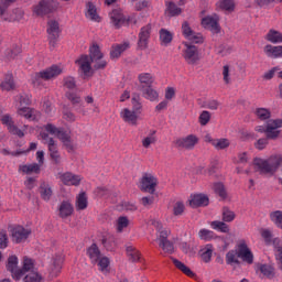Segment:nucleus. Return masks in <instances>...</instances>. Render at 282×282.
<instances>
[{"label": "nucleus", "instance_id": "obj_51", "mask_svg": "<svg viewBox=\"0 0 282 282\" xmlns=\"http://www.w3.org/2000/svg\"><path fill=\"white\" fill-rule=\"evenodd\" d=\"M76 208L77 210H85L87 208V194L85 192L77 196Z\"/></svg>", "mask_w": 282, "mask_h": 282}, {"label": "nucleus", "instance_id": "obj_16", "mask_svg": "<svg viewBox=\"0 0 282 282\" xmlns=\"http://www.w3.org/2000/svg\"><path fill=\"white\" fill-rule=\"evenodd\" d=\"M58 140L62 142L64 149L67 153H74L76 151V145L72 139V133L68 131L59 132Z\"/></svg>", "mask_w": 282, "mask_h": 282}, {"label": "nucleus", "instance_id": "obj_41", "mask_svg": "<svg viewBox=\"0 0 282 282\" xmlns=\"http://www.w3.org/2000/svg\"><path fill=\"white\" fill-rule=\"evenodd\" d=\"M104 54L102 52H100V46H98V44H94L90 48H89V61L94 62V61H100V58H104Z\"/></svg>", "mask_w": 282, "mask_h": 282}, {"label": "nucleus", "instance_id": "obj_47", "mask_svg": "<svg viewBox=\"0 0 282 282\" xmlns=\"http://www.w3.org/2000/svg\"><path fill=\"white\" fill-rule=\"evenodd\" d=\"M166 12L170 17H180L182 14V8H178L175 2H166Z\"/></svg>", "mask_w": 282, "mask_h": 282}, {"label": "nucleus", "instance_id": "obj_36", "mask_svg": "<svg viewBox=\"0 0 282 282\" xmlns=\"http://www.w3.org/2000/svg\"><path fill=\"white\" fill-rule=\"evenodd\" d=\"M72 213H74V207L72 206V203L64 200L59 205V217H62V219H65L69 217Z\"/></svg>", "mask_w": 282, "mask_h": 282}, {"label": "nucleus", "instance_id": "obj_28", "mask_svg": "<svg viewBox=\"0 0 282 282\" xmlns=\"http://www.w3.org/2000/svg\"><path fill=\"white\" fill-rule=\"evenodd\" d=\"M159 39H160V43H161V45H163V47H169V45H171V43H173V33H171V31H169L166 29H161L159 31Z\"/></svg>", "mask_w": 282, "mask_h": 282}, {"label": "nucleus", "instance_id": "obj_18", "mask_svg": "<svg viewBox=\"0 0 282 282\" xmlns=\"http://www.w3.org/2000/svg\"><path fill=\"white\" fill-rule=\"evenodd\" d=\"M256 272H260L259 276L260 279H274L276 276V271L274 269V265L272 264H258Z\"/></svg>", "mask_w": 282, "mask_h": 282}, {"label": "nucleus", "instance_id": "obj_4", "mask_svg": "<svg viewBox=\"0 0 282 282\" xmlns=\"http://www.w3.org/2000/svg\"><path fill=\"white\" fill-rule=\"evenodd\" d=\"M175 149L178 151H193L199 144V138L196 134L177 138L173 141Z\"/></svg>", "mask_w": 282, "mask_h": 282}, {"label": "nucleus", "instance_id": "obj_30", "mask_svg": "<svg viewBox=\"0 0 282 282\" xmlns=\"http://www.w3.org/2000/svg\"><path fill=\"white\" fill-rule=\"evenodd\" d=\"M86 18L90 19V21H96L97 23H100V15H98V10L93 2L86 3Z\"/></svg>", "mask_w": 282, "mask_h": 282}, {"label": "nucleus", "instance_id": "obj_48", "mask_svg": "<svg viewBox=\"0 0 282 282\" xmlns=\"http://www.w3.org/2000/svg\"><path fill=\"white\" fill-rule=\"evenodd\" d=\"M24 281L25 282H41V281H43V275H41L37 270H32L24 276Z\"/></svg>", "mask_w": 282, "mask_h": 282}, {"label": "nucleus", "instance_id": "obj_2", "mask_svg": "<svg viewBox=\"0 0 282 282\" xmlns=\"http://www.w3.org/2000/svg\"><path fill=\"white\" fill-rule=\"evenodd\" d=\"M63 74V67L54 64L43 70L36 72L31 76L33 87H43L44 82L54 80Z\"/></svg>", "mask_w": 282, "mask_h": 282}, {"label": "nucleus", "instance_id": "obj_39", "mask_svg": "<svg viewBox=\"0 0 282 282\" xmlns=\"http://www.w3.org/2000/svg\"><path fill=\"white\" fill-rule=\"evenodd\" d=\"M216 8L225 12H235V0H219L216 3Z\"/></svg>", "mask_w": 282, "mask_h": 282}, {"label": "nucleus", "instance_id": "obj_7", "mask_svg": "<svg viewBox=\"0 0 282 282\" xmlns=\"http://www.w3.org/2000/svg\"><path fill=\"white\" fill-rule=\"evenodd\" d=\"M10 234L13 243H25L30 235H32V230L25 229L23 226H15L10 229Z\"/></svg>", "mask_w": 282, "mask_h": 282}, {"label": "nucleus", "instance_id": "obj_32", "mask_svg": "<svg viewBox=\"0 0 282 282\" xmlns=\"http://www.w3.org/2000/svg\"><path fill=\"white\" fill-rule=\"evenodd\" d=\"M87 256L89 257L91 263L96 264L98 261H100V249L98 248V245L93 243L87 249Z\"/></svg>", "mask_w": 282, "mask_h": 282}, {"label": "nucleus", "instance_id": "obj_23", "mask_svg": "<svg viewBox=\"0 0 282 282\" xmlns=\"http://www.w3.org/2000/svg\"><path fill=\"white\" fill-rule=\"evenodd\" d=\"M171 261L174 263L175 268L183 272L186 276H189L191 279H195L196 274L188 268L184 262L180 261L176 258L170 257Z\"/></svg>", "mask_w": 282, "mask_h": 282}, {"label": "nucleus", "instance_id": "obj_12", "mask_svg": "<svg viewBox=\"0 0 282 282\" xmlns=\"http://www.w3.org/2000/svg\"><path fill=\"white\" fill-rule=\"evenodd\" d=\"M202 25L205 30H209L213 34H219L221 32V26H219V19L207 15L202 19Z\"/></svg>", "mask_w": 282, "mask_h": 282}, {"label": "nucleus", "instance_id": "obj_27", "mask_svg": "<svg viewBox=\"0 0 282 282\" xmlns=\"http://www.w3.org/2000/svg\"><path fill=\"white\" fill-rule=\"evenodd\" d=\"M158 142V130H150L148 135L141 140L143 149H151V144Z\"/></svg>", "mask_w": 282, "mask_h": 282}, {"label": "nucleus", "instance_id": "obj_42", "mask_svg": "<svg viewBox=\"0 0 282 282\" xmlns=\"http://www.w3.org/2000/svg\"><path fill=\"white\" fill-rule=\"evenodd\" d=\"M210 226H212L213 230H218L219 232H225V234L230 232V227L224 220L223 221L214 220L210 223Z\"/></svg>", "mask_w": 282, "mask_h": 282}, {"label": "nucleus", "instance_id": "obj_35", "mask_svg": "<svg viewBox=\"0 0 282 282\" xmlns=\"http://www.w3.org/2000/svg\"><path fill=\"white\" fill-rule=\"evenodd\" d=\"M36 110L30 107H22L18 109V116H22L26 120H35L36 119Z\"/></svg>", "mask_w": 282, "mask_h": 282}, {"label": "nucleus", "instance_id": "obj_1", "mask_svg": "<svg viewBox=\"0 0 282 282\" xmlns=\"http://www.w3.org/2000/svg\"><path fill=\"white\" fill-rule=\"evenodd\" d=\"M282 163V154L271 155L269 159L256 158L253 160V166L260 175H274L279 171V166Z\"/></svg>", "mask_w": 282, "mask_h": 282}, {"label": "nucleus", "instance_id": "obj_3", "mask_svg": "<svg viewBox=\"0 0 282 282\" xmlns=\"http://www.w3.org/2000/svg\"><path fill=\"white\" fill-rule=\"evenodd\" d=\"M61 8L58 0H40L33 6V14L35 17H47V14H54Z\"/></svg>", "mask_w": 282, "mask_h": 282}, {"label": "nucleus", "instance_id": "obj_49", "mask_svg": "<svg viewBox=\"0 0 282 282\" xmlns=\"http://www.w3.org/2000/svg\"><path fill=\"white\" fill-rule=\"evenodd\" d=\"M126 252L132 263H135V261H140V251H138L133 246H128L126 248Z\"/></svg>", "mask_w": 282, "mask_h": 282}, {"label": "nucleus", "instance_id": "obj_56", "mask_svg": "<svg viewBox=\"0 0 282 282\" xmlns=\"http://www.w3.org/2000/svg\"><path fill=\"white\" fill-rule=\"evenodd\" d=\"M256 116L259 120H270L272 112L268 108H258L256 110Z\"/></svg>", "mask_w": 282, "mask_h": 282}, {"label": "nucleus", "instance_id": "obj_10", "mask_svg": "<svg viewBox=\"0 0 282 282\" xmlns=\"http://www.w3.org/2000/svg\"><path fill=\"white\" fill-rule=\"evenodd\" d=\"M282 127V120L275 119V120H269L267 123V140H276L279 135H281V131L278 129H281Z\"/></svg>", "mask_w": 282, "mask_h": 282}, {"label": "nucleus", "instance_id": "obj_15", "mask_svg": "<svg viewBox=\"0 0 282 282\" xmlns=\"http://www.w3.org/2000/svg\"><path fill=\"white\" fill-rule=\"evenodd\" d=\"M238 256L239 259L245 261V263H248L249 265H252L254 263V254H252V251L250 248H248V245L246 242H242L238 246Z\"/></svg>", "mask_w": 282, "mask_h": 282}, {"label": "nucleus", "instance_id": "obj_5", "mask_svg": "<svg viewBox=\"0 0 282 282\" xmlns=\"http://www.w3.org/2000/svg\"><path fill=\"white\" fill-rule=\"evenodd\" d=\"M140 191L154 195L155 187L158 186V178L151 173H144L140 180Z\"/></svg>", "mask_w": 282, "mask_h": 282}, {"label": "nucleus", "instance_id": "obj_19", "mask_svg": "<svg viewBox=\"0 0 282 282\" xmlns=\"http://www.w3.org/2000/svg\"><path fill=\"white\" fill-rule=\"evenodd\" d=\"M58 178L65 186H79L83 180L79 175H75L70 172L59 173Z\"/></svg>", "mask_w": 282, "mask_h": 282}, {"label": "nucleus", "instance_id": "obj_31", "mask_svg": "<svg viewBox=\"0 0 282 282\" xmlns=\"http://www.w3.org/2000/svg\"><path fill=\"white\" fill-rule=\"evenodd\" d=\"M40 195L41 198L44 199V202H50V199H52V185H50V183L43 181L40 184Z\"/></svg>", "mask_w": 282, "mask_h": 282}, {"label": "nucleus", "instance_id": "obj_37", "mask_svg": "<svg viewBox=\"0 0 282 282\" xmlns=\"http://www.w3.org/2000/svg\"><path fill=\"white\" fill-rule=\"evenodd\" d=\"M14 87V77L12 74L6 75L4 80L0 84V89H2V91H12Z\"/></svg>", "mask_w": 282, "mask_h": 282}, {"label": "nucleus", "instance_id": "obj_58", "mask_svg": "<svg viewBox=\"0 0 282 282\" xmlns=\"http://www.w3.org/2000/svg\"><path fill=\"white\" fill-rule=\"evenodd\" d=\"M198 237L199 239H203V241H210L215 239V232L208 229H200L198 231Z\"/></svg>", "mask_w": 282, "mask_h": 282}, {"label": "nucleus", "instance_id": "obj_62", "mask_svg": "<svg viewBox=\"0 0 282 282\" xmlns=\"http://www.w3.org/2000/svg\"><path fill=\"white\" fill-rule=\"evenodd\" d=\"M119 210H130V213H134V210H138V206L131 202H121L118 206Z\"/></svg>", "mask_w": 282, "mask_h": 282}, {"label": "nucleus", "instance_id": "obj_45", "mask_svg": "<svg viewBox=\"0 0 282 282\" xmlns=\"http://www.w3.org/2000/svg\"><path fill=\"white\" fill-rule=\"evenodd\" d=\"M221 217H223V221H225L226 224H230L231 221H235V218L237 217V215L230 208L223 207Z\"/></svg>", "mask_w": 282, "mask_h": 282}, {"label": "nucleus", "instance_id": "obj_8", "mask_svg": "<svg viewBox=\"0 0 282 282\" xmlns=\"http://www.w3.org/2000/svg\"><path fill=\"white\" fill-rule=\"evenodd\" d=\"M183 58L186 61L187 65H197V63H199V51L197 46L185 43Z\"/></svg>", "mask_w": 282, "mask_h": 282}, {"label": "nucleus", "instance_id": "obj_64", "mask_svg": "<svg viewBox=\"0 0 282 282\" xmlns=\"http://www.w3.org/2000/svg\"><path fill=\"white\" fill-rule=\"evenodd\" d=\"M182 33L183 36H185V39L188 40V37L195 33V31H193V29L191 28V24L188 22H183L182 24Z\"/></svg>", "mask_w": 282, "mask_h": 282}, {"label": "nucleus", "instance_id": "obj_33", "mask_svg": "<svg viewBox=\"0 0 282 282\" xmlns=\"http://www.w3.org/2000/svg\"><path fill=\"white\" fill-rule=\"evenodd\" d=\"M226 263L227 265H240L241 261H239V251L230 250L226 253Z\"/></svg>", "mask_w": 282, "mask_h": 282}, {"label": "nucleus", "instance_id": "obj_21", "mask_svg": "<svg viewBox=\"0 0 282 282\" xmlns=\"http://www.w3.org/2000/svg\"><path fill=\"white\" fill-rule=\"evenodd\" d=\"M131 47L129 42H123L122 44H113L110 51V58L116 59L122 56L123 52H127Z\"/></svg>", "mask_w": 282, "mask_h": 282}, {"label": "nucleus", "instance_id": "obj_59", "mask_svg": "<svg viewBox=\"0 0 282 282\" xmlns=\"http://www.w3.org/2000/svg\"><path fill=\"white\" fill-rule=\"evenodd\" d=\"M185 209H186V207L184 206V202L178 200L173 206V215L175 217H180V216L184 215Z\"/></svg>", "mask_w": 282, "mask_h": 282}, {"label": "nucleus", "instance_id": "obj_61", "mask_svg": "<svg viewBox=\"0 0 282 282\" xmlns=\"http://www.w3.org/2000/svg\"><path fill=\"white\" fill-rule=\"evenodd\" d=\"M65 96L67 100L72 102L73 107H75V105H80L82 102L80 96H78L76 93L66 91Z\"/></svg>", "mask_w": 282, "mask_h": 282}, {"label": "nucleus", "instance_id": "obj_54", "mask_svg": "<svg viewBox=\"0 0 282 282\" xmlns=\"http://www.w3.org/2000/svg\"><path fill=\"white\" fill-rule=\"evenodd\" d=\"M159 246L167 254H173V252H175V246L171 240H163L162 242H159Z\"/></svg>", "mask_w": 282, "mask_h": 282}, {"label": "nucleus", "instance_id": "obj_24", "mask_svg": "<svg viewBox=\"0 0 282 282\" xmlns=\"http://www.w3.org/2000/svg\"><path fill=\"white\" fill-rule=\"evenodd\" d=\"M263 52L268 58H282V46H273L272 44H267Z\"/></svg>", "mask_w": 282, "mask_h": 282}, {"label": "nucleus", "instance_id": "obj_38", "mask_svg": "<svg viewBox=\"0 0 282 282\" xmlns=\"http://www.w3.org/2000/svg\"><path fill=\"white\" fill-rule=\"evenodd\" d=\"M199 256L204 263H210L213 259V245H207L203 249L199 250Z\"/></svg>", "mask_w": 282, "mask_h": 282}, {"label": "nucleus", "instance_id": "obj_11", "mask_svg": "<svg viewBox=\"0 0 282 282\" xmlns=\"http://www.w3.org/2000/svg\"><path fill=\"white\" fill-rule=\"evenodd\" d=\"M110 21L112 25L116 28V30H120L122 25H126V23H129V19L124 17V13H122V9L116 8L110 13Z\"/></svg>", "mask_w": 282, "mask_h": 282}, {"label": "nucleus", "instance_id": "obj_57", "mask_svg": "<svg viewBox=\"0 0 282 282\" xmlns=\"http://www.w3.org/2000/svg\"><path fill=\"white\" fill-rule=\"evenodd\" d=\"M63 87H65V89H76V78H74V76H65L63 78Z\"/></svg>", "mask_w": 282, "mask_h": 282}, {"label": "nucleus", "instance_id": "obj_29", "mask_svg": "<svg viewBox=\"0 0 282 282\" xmlns=\"http://www.w3.org/2000/svg\"><path fill=\"white\" fill-rule=\"evenodd\" d=\"M19 171L24 173V175H32V173L39 175L41 173V165L39 163L24 164L19 166Z\"/></svg>", "mask_w": 282, "mask_h": 282}, {"label": "nucleus", "instance_id": "obj_22", "mask_svg": "<svg viewBox=\"0 0 282 282\" xmlns=\"http://www.w3.org/2000/svg\"><path fill=\"white\" fill-rule=\"evenodd\" d=\"M140 91L142 94L143 98H147V100H151V102H155V100H158V98H160L158 90L153 89L152 86L142 85L140 87Z\"/></svg>", "mask_w": 282, "mask_h": 282}, {"label": "nucleus", "instance_id": "obj_25", "mask_svg": "<svg viewBox=\"0 0 282 282\" xmlns=\"http://www.w3.org/2000/svg\"><path fill=\"white\" fill-rule=\"evenodd\" d=\"M192 208H199V206H208V196L204 194H196L189 200Z\"/></svg>", "mask_w": 282, "mask_h": 282}, {"label": "nucleus", "instance_id": "obj_6", "mask_svg": "<svg viewBox=\"0 0 282 282\" xmlns=\"http://www.w3.org/2000/svg\"><path fill=\"white\" fill-rule=\"evenodd\" d=\"M46 32L48 34V42L51 47H56V43H58V39L61 36V24L56 20H48Z\"/></svg>", "mask_w": 282, "mask_h": 282}, {"label": "nucleus", "instance_id": "obj_13", "mask_svg": "<svg viewBox=\"0 0 282 282\" xmlns=\"http://www.w3.org/2000/svg\"><path fill=\"white\" fill-rule=\"evenodd\" d=\"M151 24L142 26L139 32L138 47L139 50H147L149 47V40L151 39Z\"/></svg>", "mask_w": 282, "mask_h": 282}, {"label": "nucleus", "instance_id": "obj_53", "mask_svg": "<svg viewBox=\"0 0 282 282\" xmlns=\"http://www.w3.org/2000/svg\"><path fill=\"white\" fill-rule=\"evenodd\" d=\"M213 191L216 193V195H219L221 199H226L227 193H226V187L224 186V183L218 182L213 184Z\"/></svg>", "mask_w": 282, "mask_h": 282}, {"label": "nucleus", "instance_id": "obj_40", "mask_svg": "<svg viewBox=\"0 0 282 282\" xmlns=\"http://www.w3.org/2000/svg\"><path fill=\"white\" fill-rule=\"evenodd\" d=\"M138 80L141 85H145V87H151L155 82V77L151 73H141L138 75Z\"/></svg>", "mask_w": 282, "mask_h": 282}, {"label": "nucleus", "instance_id": "obj_60", "mask_svg": "<svg viewBox=\"0 0 282 282\" xmlns=\"http://www.w3.org/2000/svg\"><path fill=\"white\" fill-rule=\"evenodd\" d=\"M45 131H47V133H51V135H56L58 138L59 133H65V130L56 128V126L52 124V123H47L46 126H44Z\"/></svg>", "mask_w": 282, "mask_h": 282}, {"label": "nucleus", "instance_id": "obj_17", "mask_svg": "<svg viewBox=\"0 0 282 282\" xmlns=\"http://www.w3.org/2000/svg\"><path fill=\"white\" fill-rule=\"evenodd\" d=\"M1 122L2 124H6L9 133H12V135H18V138H23L25 135V133H23V130L14 126V121H12V117H10V115H4L1 119Z\"/></svg>", "mask_w": 282, "mask_h": 282}, {"label": "nucleus", "instance_id": "obj_14", "mask_svg": "<svg viewBox=\"0 0 282 282\" xmlns=\"http://www.w3.org/2000/svg\"><path fill=\"white\" fill-rule=\"evenodd\" d=\"M61 270H63V256H55L48 268L50 279H56L61 274Z\"/></svg>", "mask_w": 282, "mask_h": 282}, {"label": "nucleus", "instance_id": "obj_44", "mask_svg": "<svg viewBox=\"0 0 282 282\" xmlns=\"http://www.w3.org/2000/svg\"><path fill=\"white\" fill-rule=\"evenodd\" d=\"M32 270H36V269H34V260L30 259L28 257H24L23 258V267H22V269H20V272H22V276L24 274L32 272Z\"/></svg>", "mask_w": 282, "mask_h": 282}, {"label": "nucleus", "instance_id": "obj_9", "mask_svg": "<svg viewBox=\"0 0 282 282\" xmlns=\"http://www.w3.org/2000/svg\"><path fill=\"white\" fill-rule=\"evenodd\" d=\"M7 270L8 272H11V276L14 279V281H21L23 271L19 269V258H17V256H10L8 258Z\"/></svg>", "mask_w": 282, "mask_h": 282}, {"label": "nucleus", "instance_id": "obj_43", "mask_svg": "<svg viewBox=\"0 0 282 282\" xmlns=\"http://www.w3.org/2000/svg\"><path fill=\"white\" fill-rule=\"evenodd\" d=\"M62 115L64 120H66V122H76V115L74 113V111H72V108L67 105H64L62 108Z\"/></svg>", "mask_w": 282, "mask_h": 282}, {"label": "nucleus", "instance_id": "obj_55", "mask_svg": "<svg viewBox=\"0 0 282 282\" xmlns=\"http://www.w3.org/2000/svg\"><path fill=\"white\" fill-rule=\"evenodd\" d=\"M270 219L273 224L276 225L278 228L282 229V212L275 210L270 214Z\"/></svg>", "mask_w": 282, "mask_h": 282}, {"label": "nucleus", "instance_id": "obj_26", "mask_svg": "<svg viewBox=\"0 0 282 282\" xmlns=\"http://www.w3.org/2000/svg\"><path fill=\"white\" fill-rule=\"evenodd\" d=\"M76 63H78L84 76H89V73L91 72V62L89 61V55H82Z\"/></svg>", "mask_w": 282, "mask_h": 282}, {"label": "nucleus", "instance_id": "obj_20", "mask_svg": "<svg viewBox=\"0 0 282 282\" xmlns=\"http://www.w3.org/2000/svg\"><path fill=\"white\" fill-rule=\"evenodd\" d=\"M139 116V113H137L133 110H130L129 108H124L120 112V117L122 118L123 122H127V124H130L131 127H138Z\"/></svg>", "mask_w": 282, "mask_h": 282}, {"label": "nucleus", "instance_id": "obj_46", "mask_svg": "<svg viewBox=\"0 0 282 282\" xmlns=\"http://www.w3.org/2000/svg\"><path fill=\"white\" fill-rule=\"evenodd\" d=\"M281 243V240L279 238L273 239V245L276 248V254H275V260L278 261V268L279 270L282 271V246H279Z\"/></svg>", "mask_w": 282, "mask_h": 282}, {"label": "nucleus", "instance_id": "obj_52", "mask_svg": "<svg viewBox=\"0 0 282 282\" xmlns=\"http://www.w3.org/2000/svg\"><path fill=\"white\" fill-rule=\"evenodd\" d=\"M140 100V94L132 95V111H135L139 116L142 113V102Z\"/></svg>", "mask_w": 282, "mask_h": 282}, {"label": "nucleus", "instance_id": "obj_34", "mask_svg": "<svg viewBox=\"0 0 282 282\" xmlns=\"http://www.w3.org/2000/svg\"><path fill=\"white\" fill-rule=\"evenodd\" d=\"M265 41L269 43H282V33L278 30L271 29L268 34L264 36Z\"/></svg>", "mask_w": 282, "mask_h": 282}, {"label": "nucleus", "instance_id": "obj_63", "mask_svg": "<svg viewBox=\"0 0 282 282\" xmlns=\"http://www.w3.org/2000/svg\"><path fill=\"white\" fill-rule=\"evenodd\" d=\"M21 54V46H14L11 50L7 51V58H9V61H14V58H17V56H19Z\"/></svg>", "mask_w": 282, "mask_h": 282}, {"label": "nucleus", "instance_id": "obj_50", "mask_svg": "<svg viewBox=\"0 0 282 282\" xmlns=\"http://www.w3.org/2000/svg\"><path fill=\"white\" fill-rule=\"evenodd\" d=\"M213 147L216 149V151H224V149H228V147H230V140L226 138L216 139Z\"/></svg>", "mask_w": 282, "mask_h": 282}]
</instances>
